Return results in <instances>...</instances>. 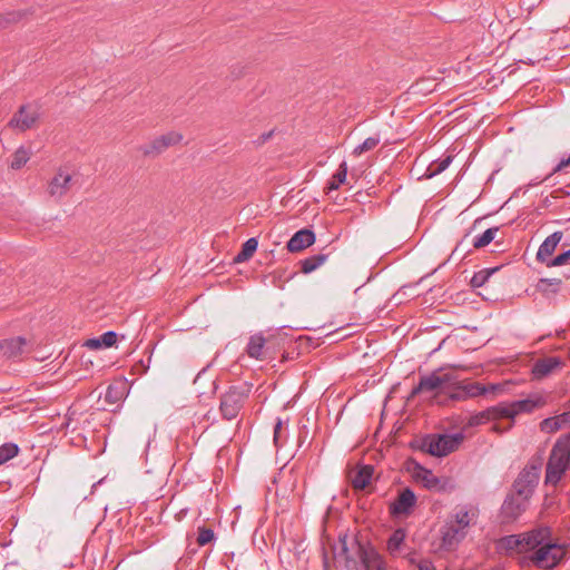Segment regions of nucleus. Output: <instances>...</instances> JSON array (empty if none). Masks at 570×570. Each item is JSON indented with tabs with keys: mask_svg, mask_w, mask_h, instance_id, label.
I'll use <instances>...</instances> for the list:
<instances>
[{
	"mask_svg": "<svg viewBox=\"0 0 570 570\" xmlns=\"http://www.w3.org/2000/svg\"><path fill=\"white\" fill-rule=\"evenodd\" d=\"M380 144L379 137H368L361 145L356 146L353 150L355 156H360L365 151L374 149Z\"/></svg>",
	"mask_w": 570,
	"mask_h": 570,
	"instance_id": "a19ab883",
	"label": "nucleus"
},
{
	"mask_svg": "<svg viewBox=\"0 0 570 570\" xmlns=\"http://www.w3.org/2000/svg\"><path fill=\"white\" fill-rule=\"evenodd\" d=\"M463 435L461 433L455 434H432V443L429 444L431 449V455L433 456H446L454 452L461 442Z\"/></svg>",
	"mask_w": 570,
	"mask_h": 570,
	"instance_id": "1a4fd4ad",
	"label": "nucleus"
},
{
	"mask_svg": "<svg viewBox=\"0 0 570 570\" xmlns=\"http://www.w3.org/2000/svg\"><path fill=\"white\" fill-rule=\"evenodd\" d=\"M546 399L540 394H532L527 399L511 402L513 419L521 413H532L535 409L546 405Z\"/></svg>",
	"mask_w": 570,
	"mask_h": 570,
	"instance_id": "f3484780",
	"label": "nucleus"
},
{
	"mask_svg": "<svg viewBox=\"0 0 570 570\" xmlns=\"http://www.w3.org/2000/svg\"><path fill=\"white\" fill-rule=\"evenodd\" d=\"M551 530L548 527H539L530 531L520 533L521 548L523 553L534 552L542 543L549 540Z\"/></svg>",
	"mask_w": 570,
	"mask_h": 570,
	"instance_id": "9b49d317",
	"label": "nucleus"
},
{
	"mask_svg": "<svg viewBox=\"0 0 570 570\" xmlns=\"http://www.w3.org/2000/svg\"><path fill=\"white\" fill-rule=\"evenodd\" d=\"M488 411H490L491 420H497L501 417L513 419L511 403H499L495 406L488 407Z\"/></svg>",
	"mask_w": 570,
	"mask_h": 570,
	"instance_id": "cd10ccee",
	"label": "nucleus"
},
{
	"mask_svg": "<svg viewBox=\"0 0 570 570\" xmlns=\"http://www.w3.org/2000/svg\"><path fill=\"white\" fill-rule=\"evenodd\" d=\"M183 140V135L177 131H169L159 137H156L150 142L142 145L139 150L146 157H155L163 154L171 146L179 144Z\"/></svg>",
	"mask_w": 570,
	"mask_h": 570,
	"instance_id": "9d476101",
	"label": "nucleus"
},
{
	"mask_svg": "<svg viewBox=\"0 0 570 570\" xmlns=\"http://www.w3.org/2000/svg\"><path fill=\"white\" fill-rule=\"evenodd\" d=\"M566 167H570V155L567 157V158H562L559 164L553 168L552 173L550 174L553 175L556 173H559L561 171L562 169H564Z\"/></svg>",
	"mask_w": 570,
	"mask_h": 570,
	"instance_id": "09e8293b",
	"label": "nucleus"
},
{
	"mask_svg": "<svg viewBox=\"0 0 570 570\" xmlns=\"http://www.w3.org/2000/svg\"><path fill=\"white\" fill-rule=\"evenodd\" d=\"M557 417L561 419V423H562V426H563L564 424L570 422V412H564V413H562L560 415H557Z\"/></svg>",
	"mask_w": 570,
	"mask_h": 570,
	"instance_id": "864d4df0",
	"label": "nucleus"
},
{
	"mask_svg": "<svg viewBox=\"0 0 570 570\" xmlns=\"http://www.w3.org/2000/svg\"><path fill=\"white\" fill-rule=\"evenodd\" d=\"M442 543L441 547L446 551H453L459 543L465 538L466 531H462L455 527L450 520L442 528Z\"/></svg>",
	"mask_w": 570,
	"mask_h": 570,
	"instance_id": "dca6fc26",
	"label": "nucleus"
},
{
	"mask_svg": "<svg viewBox=\"0 0 570 570\" xmlns=\"http://www.w3.org/2000/svg\"><path fill=\"white\" fill-rule=\"evenodd\" d=\"M122 385H109L105 395V401L109 404H116L124 397Z\"/></svg>",
	"mask_w": 570,
	"mask_h": 570,
	"instance_id": "e433bc0d",
	"label": "nucleus"
},
{
	"mask_svg": "<svg viewBox=\"0 0 570 570\" xmlns=\"http://www.w3.org/2000/svg\"><path fill=\"white\" fill-rule=\"evenodd\" d=\"M347 176V164L343 161L336 173L332 176V179L328 181L326 186V193H331L332 190H336L340 188L342 184L345 183Z\"/></svg>",
	"mask_w": 570,
	"mask_h": 570,
	"instance_id": "bb28decb",
	"label": "nucleus"
},
{
	"mask_svg": "<svg viewBox=\"0 0 570 570\" xmlns=\"http://www.w3.org/2000/svg\"><path fill=\"white\" fill-rule=\"evenodd\" d=\"M442 371H443V367H440L438 370H434L429 375L421 376L417 385H415L412 389V391L409 395V400L414 399L415 396H417L421 393L438 392L442 387L441 380L439 379V373H441Z\"/></svg>",
	"mask_w": 570,
	"mask_h": 570,
	"instance_id": "2eb2a0df",
	"label": "nucleus"
},
{
	"mask_svg": "<svg viewBox=\"0 0 570 570\" xmlns=\"http://www.w3.org/2000/svg\"><path fill=\"white\" fill-rule=\"evenodd\" d=\"M430 443H432V434H428L424 438H422L421 440L412 442L411 445L414 449H419L423 452L431 454V449L429 448Z\"/></svg>",
	"mask_w": 570,
	"mask_h": 570,
	"instance_id": "37998d69",
	"label": "nucleus"
},
{
	"mask_svg": "<svg viewBox=\"0 0 570 570\" xmlns=\"http://www.w3.org/2000/svg\"><path fill=\"white\" fill-rule=\"evenodd\" d=\"M409 470L412 471L413 479L429 491L445 492L448 490L449 480L446 478L436 476L431 470L424 468L419 462L414 460L409 461Z\"/></svg>",
	"mask_w": 570,
	"mask_h": 570,
	"instance_id": "423d86ee",
	"label": "nucleus"
},
{
	"mask_svg": "<svg viewBox=\"0 0 570 570\" xmlns=\"http://www.w3.org/2000/svg\"><path fill=\"white\" fill-rule=\"evenodd\" d=\"M499 227L488 228L482 235L473 239V247L479 249L488 246L497 236Z\"/></svg>",
	"mask_w": 570,
	"mask_h": 570,
	"instance_id": "c85d7f7f",
	"label": "nucleus"
},
{
	"mask_svg": "<svg viewBox=\"0 0 570 570\" xmlns=\"http://www.w3.org/2000/svg\"><path fill=\"white\" fill-rule=\"evenodd\" d=\"M450 521L462 531H466L471 523L469 511L465 508L458 509Z\"/></svg>",
	"mask_w": 570,
	"mask_h": 570,
	"instance_id": "7c9ffc66",
	"label": "nucleus"
},
{
	"mask_svg": "<svg viewBox=\"0 0 570 570\" xmlns=\"http://www.w3.org/2000/svg\"><path fill=\"white\" fill-rule=\"evenodd\" d=\"M439 379L441 380V386L445 384H451L456 380L455 375L450 372L443 374L439 373Z\"/></svg>",
	"mask_w": 570,
	"mask_h": 570,
	"instance_id": "a18cd8bd",
	"label": "nucleus"
},
{
	"mask_svg": "<svg viewBox=\"0 0 570 570\" xmlns=\"http://www.w3.org/2000/svg\"><path fill=\"white\" fill-rule=\"evenodd\" d=\"M497 549L505 554H512L513 552L523 553L520 534H509L500 538L497 541Z\"/></svg>",
	"mask_w": 570,
	"mask_h": 570,
	"instance_id": "5701e85b",
	"label": "nucleus"
},
{
	"mask_svg": "<svg viewBox=\"0 0 570 570\" xmlns=\"http://www.w3.org/2000/svg\"><path fill=\"white\" fill-rule=\"evenodd\" d=\"M323 566H324V570H328V560H327L326 552H324Z\"/></svg>",
	"mask_w": 570,
	"mask_h": 570,
	"instance_id": "6e6d98bb",
	"label": "nucleus"
},
{
	"mask_svg": "<svg viewBox=\"0 0 570 570\" xmlns=\"http://www.w3.org/2000/svg\"><path fill=\"white\" fill-rule=\"evenodd\" d=\"M570 222V219H569ZM570 232V226L564 229V232L558 230L548 236L542 244L540 245L535 258L539 263L548 266L549 261H551L552 254L554 253L557 246L562 240L564 233Z\"/></svg>",
	"mask_w": 570,
	"mask_h": 570,
	"instance_id": "f8f14e48",
	"label": "nucleus"
},
{
	"mask_svg": "<svg viewBox=\"0 0 570 570\" xmlns=\"http://www.w3.org/2000/svg\"><path fill=\"white\" fill-rule=\"evenodd\" d=\"M499 269V267L494 268H484L476 273L471 278V285L472 287H481L483 286L490 278V276L495 273Z\"/></svg>",
	"mask_w": 570,
	"mask_h": 570,
	"instance_id": "473e14b6",
	"label": "nucleus"
},
{
	"mask_svg": "<svg viewBox=\"0 0 570 570\" xmlns=\"http://www.w3.org/2000/svg\"><path fill=\"white\" fill-rule=\"evenodd\" d=\"M252 385H233L220 395L219 411L224 420L232 421L237 417L249 397Z\"/></svg>",
	"mask_w": 570,
	"mask_h": 570,
	"instance_id": "39448f33",
	"label": "nucleus"
},
{
	"mask_svg": "<svg viewBox=\"0 0 570 570\" xmlns=\"http://www.w3.org/2000/svg\"><path fill=\"white\" fill-rule=\"evenodd\" d=\"M85 346H87L89 348H94V350L104 347L102 343L100 341V337H94V338L87 340L86 343H85Z\"/></svg>",
	"mask_w": 570,
	"mask_h": 570,
	"instance_id": "8fccbe9b",
	"label": "nucleus"
},
{
	"mask_svg": "<svg viewBox=\"0 0 570 570\" xmlns=\"http://www.w3.org/2000/svg\"><path fill=\"white\" fill-rule=\"evenodd\" d=\"M419 570H435V567L430 560H422L417 563Z\"/></svg>",
	"mask_w": 570,
	"mask_h": 570,
	"instance_id": "3c124183",
	"label": "nucleus"
},
{
	"mask_svg": "<svg viewBox=\"0 0 570 570\" xmlns=\"http://www.w3.org/2000/svg\"><path fill=\"white\" fill-rule=\"evenodd\" d=\"M39 118V112L30 105H22L9 121V126L18 128L20 131H26L36 124Z\"/></svg>",
	"mask_w": 570,
	"mask_h": 570,
	"instance_id": "ddd939ff",
	"label": "nucleus"
},
{
	"mask_svg": "<svg viewBox=\"0 0 570 570\" xmlns=\"http://www.w3.org/2000/svg\"><path fill=\"white\" fill-rule=\"evenodd\" d=\"M493 430H494L495 432H501L500 428H499L497 424H495V425H493Z\"/></svg>",
	"mask_w": 570,
	"mask_h": 570,
	"instance_id": "4d7b16f0",
	"label": "nucleus"
},
{
	"mask_svg": "<svg viewBox=\"0 0 570 570\" xmlns=\"http://www.w3.org/2000/svg\"><path fill=\"white\" fill-rule=\"evenodd\" d=\"M567 554V549L562 544L552 543L547 540L531 554L522 557L521 566L532 564L538 569L553 570Z\"/></svg>",
	"mask_w": 570,
	"mask_h": 570,
	"instance_id": "7ed1b4c3",
	"label": "nucleus"
},
{
	"mask_svg": "<svg viewBox=\"0 0 570 570\" xmlns=\"http://www.w3.org/2000/svg\"><path fill=\"white\" fill-rule=\"evenodd\" d=\"M453 156L448 155L443 159L432 161L423 174L422 178L430 179L443 173L452 163Z\"/></svg>",
	"mask_w": 570,
	"mask_h": 570,
	"instance_id": "b1692460",
	"label": "nucleus"
},
{
	"mask_svg": "<svg viewBox=\"0 0 570 570\" xmlns=\"http://www.w3.org/2000/svg\"><path fill=\"white\" fill-rule=\"evenodd\" d=\"M258 247V240L255 237L248 238L242 246L240 252L235 256V263L247 262L255 254Z\"/></svg>",
	"mask_w": 570,
	"mask_h": 570,
	"instance_id": "a878e982",
	"label": "nucleus"
},
{
	"mask_svg": "<svg viewBox=\"0 0 570 570\" xmlns=\"http://www.w3.org/2000/svg\"><path fill=\"white\" fill-rule=\"evenodd\" d=\"M273 335L265 336L263 332L255 333L249 336L245 347L246 354L254 360L267 362L275 358V352L269 343Z\"/></svg>",
	"mask_w": 570,
	"mask_h": 570,
	"instance_id": "0eeeda50",
	"label": "nucleus"
},
{
	"mask_svg": "<svg viewBox=\"0 0 570 570\" xmlns=\"http://www.w3.org/2000/svg\"><path fill=\"white\" fill-rule=\"evenodd\" d=\"M541 466L540 459H532L518 474L509 493L530 502L539 484Z\"/></svg>",
	"mask_w": 570,
	"mask_h": 570,
	"instance_id": "20e7f679",
	"label": "nucleus"
},
{
	"mask_svg": "<svg viewBox=\"0 0 570 570\" xmlns=\"http://www.w3.org/2000/svg\"><path fill=\"white\" fill-rule=\"evenodd\" d=\"M562 365V361L558 356L542 357L535 361L532 366V374L535 379L541 380L551 374L556 368Z\"/></svg>",
	"mask_w": 570,
	"mask_h": 570,
	"instance_id": "aec40b11",
	"label": "nucleus"
},
{
	"mask_svg": "<svg viewBox=\"0 0 570 570\" xmlns=\"http://www.w3.org/2000/svg\"><path fill=\"white\" fill-rule=\"evenodd\" d=\"M489 421H492L490 417V411H488V409H485L484 411H481V412H478V413L471 415L466 422V426L474 428V426L484 424Z\"/></svg>",
	"mask_w": 570,
	"mask_h": 570,
	"instance_id": "ea45409f",
	"label": "nucleus"
},
{
	"mask_svg": "<svg viewBox=\"0 0 570 570\" xmlns=\"http://www.w3.org/2000/svg\"><path fill=\"white\" fill-rule=\"evenodd\" d=\"M465 394L469 397H476L480 395H484L489 391H494L495 386L491 385L490 387H487L485 385L481 383H470L463 386Z\"/></svg>",
	"mask_w": 570,
	"mask_h": 570,
	"instance_id": "2f4dec72",
	"label": "nucleus"
},
{
	"mask_svg": "<svg viewBox=\"0 0 570 570\" xmlns=\"http://www.w3.org/2000/svg\"><path fill=\"white\" fill-rule=\"evenodd\" d=\"M282 426H283L282 420L277 419V422L274 426V442L276 445H278V443L281 442V439H282V434H281Z\"/></svg>",
	"mask_w": 570,
	"mask_h": 570,
	"instance_id": "49530a36",
	"label": "nucleus"
},
{
	"mask_svg": "<svg viewBox=\"0 0 570 570\" xmlns=\"http://www.w3.org/2000/svg\"><path fill=\"white\" fill-rule=\"evenodd\" d=\"M328 257V254L325 253H318L315 255H312L305 259H302L299 262L301 264V272L304 274H309L317 269L320 266H322Z\"/></svg>",
	"mask_w": 570,
	"mask_h": 570,
	"instance_id": "393cba45",
	"label": "nucleus"
},
{
	"mask_svg": "<svg viewBox=\"0 0 570 570\" xmlns=\"http://www.w3.org/2000/svg\"><path fill=\"white\" fill-rule=\"evenodd\" d=\"M72 177L70 174L59 170L50 180L48 193L53 198H61L70 188Z\"/></svg>",
	"mask_w": 570,
	"mask_h": 570,
	"instance_id": "6ab92c4d",
	"label": "nucleus"
},
{
	"mask_svg": "<svg viewBox=\"0 0 570 570\" xmlns=\"http://www.w3.org/2000/svg\"><path fill=\"white\" fill-rule=\"evenodd\" d=\"M19 453V446L16 443L8 442L0 446V465L4 464Z\"/></svg>",
	"mask_w": 570,
	"mask_h": 570,
	"instance_id": "72a5a7b5",
	"label": "nucleus"
},
{
	"mask_svg": "<svg viewBox=\"0 0 570 570\" xmlns=\"http://www.w3.org/2000/svg\"><path fill=\"white\" fill-rule=\"evenodd\" d=\"M374 468L370 464L361 465L355 472L350 473V481L355 490H364L372 481Z\"/></svg>",
	"mask_w": 570,
	"mask_h": 570,
	"instance_id": "4be33fe9",
	"label": "nucleus"
},
{
	"mask_svg": "<svg viewBox=\"0 0 570 570\" xmlns=\"http://www.w3.org/2000/svg\"><path fill=\"white\" fill-rule=\"evenodd\" d=\"M530 502L508 493L499 512L501 524H511L515 522L529 508Z\"/></svg>",
	"mask_w": 570,
	"mask_h": 570,
	"instance_id": "6e6552de",
	"label": "nucleus"
},
{
	"mask_svg": "<svg viewBox=\"0 0 570 570\" xmlns=\"http://www.w3.org/2000/svg\"><path fill=\"white\" fill-rule=\"evenodd\" d=\"M315 243V234L311 229L304 228L296 232L287 242L286 248L291 253L301 252Z\"/></svg>",
	"mask_w": 570,
	"mask_h": 570,
	"instance_id": "a211bd4d",
	"label": "nucleus"
},
{
	"mask_svg": "<svg viewBox=\"0 0 570 570\" xmlns=\"http://www.w3.org/2000/svg\"><path fill=\"white\" fill-rule=\"evenodd\" d=\"M450 399L453 400V401H463V400H466L468 396L465 394V391L463 389V386H460L458 389V391L453 392L450 394Z\"/></svg>",
	"mask_w": 570,
	"mask_h": 570,
	"instance_id": "de8ad7c7",
	"label": "nucleus"
},
{
	"mask_svg": "<svg viewBox=\"0 0 570 570\" xmlns=\"http://www.w3.org/2000/svg\"><path fill=\"white\" fill-rule=\"evenodd\" d=\"M333 553L335 560L344 559L345 570H385L383 557L361 535L350 538L347 533H340Z\"/></svg>",
	"mask_w": 570,
	"mask_h": 570,
	"instance_id": "f257e3e1",
	"label": "nucleus"
},
{
	"mask_svg": "<svg viewBox=\"0 0 570 570\" xmlns=\"http://www.w3.org/2000/svg\"><path fill=\"white\" fill-rule=\"evenodd\" d=\"M416 504V495L410 489L405 488L400 491L397 498L390 505V511L394 515H407Z\"/></svg>",
	"mask_w": 570,
	"mask_h": 570,
	"instance_id": "4468645a",
	"label": "nucleus"
},
{
	"mask_svg": "<svg viewBox=\"0 0 570 570\" xmlns=\"http://www.w3.org/2000/svg\"><path fill=\"white\" fill-rule=\"evenodd\" d=\"M104 347H111L116 344L118 335L114 331H108L99 336Z\"/></svg>",
	"mask_w": 570,
	"mask_h": 570,
	"instance_id": "c03bdc74",
	"label": "nucleus"
},
{
	"mask_svg": "<svg viewBox=\"0 0 570 570\" xmlns=\"http://www.w3.org/2000/svg\"><path fill=\"white\" fill-rule=\"evenodd\" d=\"M570 469V435L560 438L552 448L546 468V484L556 485Z\"/></svg>",
	"mask_w": 570,
	"mask_h": 570,
	"instance_id": "f03ea898",
	"label": "nucleus"
},
{
	"mask_svg": "<svg viewBox=\"0 0 570 570\" xmlns=\"http://www.w3.org/2000/svg\"><path fill=\"white\" fill-rule=\"evenodd\" d=\"M562 247H568V249L549 261L547 267L562 266L570 262V242H563Z\"/></svg>",
	"mask_w": 570,
	"mask_h": 570,
	"instance_id": "c9c22d12",
	"label": "nucleus"
},
{
	"mask_svg": "<svg viewBox=\"0 0 570 570\" xmlns=\"http://www.w3.org/2000/svg\"><path fill=\"white\" fill-rule=\"evenodd\" d=\"M273 135V131H269L267 134L262 135V141L265 142L267 139H269Z\"/></svg>",
	"mask_w": 570,
	"mask_h": 570,
	"instance_id": "5fc2aeb1",
	"label": "nucleus"
},
{
	"mask_svg": "<svg viewBox=\"0 0 570 570\" xmlns=\"http://www.w3.org/2000/svg\"><path fill=\"white\" fill-rule=\"evenodd\" d=\"M404 538H405V534H404V531L399 529V530H395L392 535L389 538V541H387V549L391 553H394L395 551H397L401 547V544L403 543L404 541Z\"/></svg>",
	"mask_w": 570,
	"mask_h": 570,
	"instance_id": "58836bf2",
	"label": "nucleus"
},
{
	"mask_svg": "<svg viewBox=\"0 0 570 570\" xmlns=\"http://www.w3.org/2000/svg\"><path fill=\"white\" fill-rule=\"evenodd\" d=\"M562 428L561 419L553 416L547 417L540 423V429L546 433H554Z\"/></svg>",
	"mask_w": 570,
	"mask_h": 570,
	"instance_id": "4c0bfd02",
	"label": "nucleus"
},
{
	"mask_svg": "<svg viewBox=\"0 0 570 570\" xmlns=\"http://www.w3.org/2000/svg\"><path fill=\"white\" fill-rule=\"evenodd\" d=\"M215 539V533L212 529L206 527L198 528L197 543L204 547Z\"/></svg>",
	"mask_w": 570,
	"mask_h": 570,
	"instance_id": "79ce46f5",
	"label": "nucleus"
},
{
	"mask_svg": "<svg viewBox=\"0 0 570 570\" xmlns=\"http://www.w3.org/2000/svg\"><path fill=\"white\" fill-rule=\"evenodd\" d=\"M469 232L464 235V237L456 244L454 250H453V254L455 253H459L460 250L463 252L464 250V244H465V240L469 236Z\"/></svg>",
	"mask_w": 570,
	"mask_h": 570,
	"instance_id": "603ef678",
	"label": "nucleus"
},
{
	"mask_svg": "<svg viewBox=\"0 0 570 570\" xmlns=\"http://www.w3.org/2000/svg\"><path fill=\"white\" fill-rule=\"evenodd\" d=\"M560 285V278H541L538 283V289L543 294H557Z\"/></svg>",
	"mask_w": 570,
	"mask_h": 570,
	"instance_id": "c756f323",
	"label": "nucleus"
},
{
	"mask_svg": "<svg viewBox=\"0 0 570 570\" xmlns=\"http://www.w3.org/2000/svg\"><path fill=\"white\" fill-rule=\"evenodd\" d=\"M28 342L24 337L17 336L0 342V350L8 357H18L28 352Z\"/></svg>",
	"mask_w": 570,
	"mask_h": 570,
	"instance_id": "412c9836",
	"label": "nucleus"
},
{
	"mask_svg": "<svg viewBox=\"0 0 570 570\" xmlns=\"http://www.w3.org/2000/svg\"><path fill=\"white\" fill-rule=\"evenodd\" d=\"M29 159L30 155L28 150H26L23 147H20L14 151L10 167L14 170H18L22 168Z\"/></svg>",
	"mask_w": 570,
	"mask_h": 570,
	"instance_id": "f704fd0d",
	"label": "nucleus"
}]
</instances>
